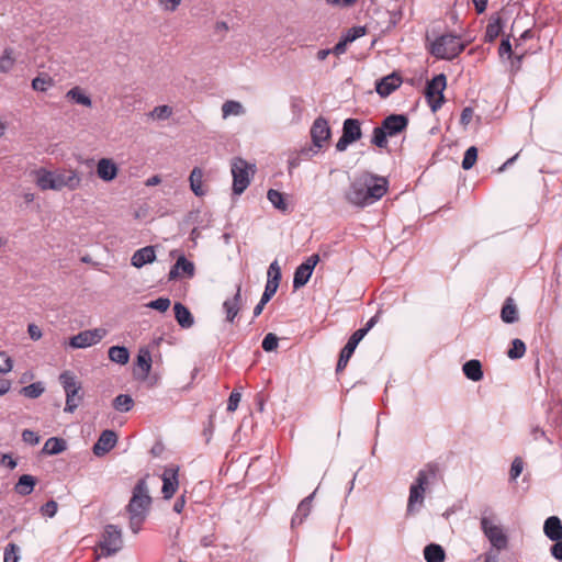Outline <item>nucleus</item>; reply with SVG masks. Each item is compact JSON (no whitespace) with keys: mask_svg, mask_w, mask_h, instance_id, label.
I'll return each mask as SVG.
<instances>
[{"mask_svg":"<svg viewBox=\"0 0 562 562\" xmlns=\"http://www.w3.org/2000/svg\"><path fill=\"white\" fill-rule=\"evenodd\" d=\"M473 117V110L471 108H464L461 112L460 116V123L464 126L470 124L471 120Z\"/></svg>","mask_w":562,"mask_h":562,"instance_id":"69168bd1","label":"nucleus"},{"mask_svg":"<svg viewBox=\"0 0 562 562\" xmlns=\"http://www.w3.org/2000/svg\"><path fill=\"white\" fill-rule=\"evenodd\" d=\"M268 282H272L276 284L280 283L281 280V268L277 260L272 261L268 269Z\"/></svg>","mask_w":562,"mask_h":562,"instance_id":"de8ad7c7","label":"nucleus"},{"mask_svg":"<svg viewBox=\"0 0 562 562\" xmlns=\"http://www.w3.org/2000/svg\"><path fill=\"white\" fill-rule=\"evenodd\" d=\"M543 533L551 541L562 540V521L558 516H550L543 522Z\"/></svg>","mask_w":562,"mask_h":562,"instance_id":"5701e85b","label":"nucleus"},{"mask_svg":"<svg viewBox=\"0 0 562 562\" xmlns=\"http://www.w3.org/2000/svg\"><path fill=\"white\" fill-rule=\"evenodd\" d=\"M35 485L36 479L34 476L30 474H23L19 477L16 484L14 485V491L21 496H27L33 492Z\"/></svg>","mask_w":562,"mask_h":562,"instance_id":"c756f323","label":"nucleus"},{"mask_svg":"<svg viewBox=\"0 0 562 562\" xmlns=\"http://www.w3.org/2000/svg\"><path fill=\"white\" fill-rule=\"evenodd\" d=\"M267 199L273 205L274 209L286 213L289 212V204L284 199L283 193L278 190L269 189L267 192Z\"/></svg>","mask_w":562,"mask_h":562,"instance_id":"e433bc0d","label":"nucleus"},{"mask_svg":"<svg viewBox=\"0 0 562 562\" xmlns=\"http://www.w3.org/2000/svg\"><path fill=\"white\" fill-rule=\"evenodd\" d=\"M80 177L74 170L67 172H54V182L56 184L55 191H60L64 188L75 190L80 186Z\"/></svg>","mask_w":562,"mask_h":562,"instance_id":"a211bd4d","label":"nucleus"},{"mask_svg":"<svg viewBox=\"0 0 562 562\" xmlns=\"http://www.w3.org/2000/svg\"><path fill=\"white\" fill-rule=\"evenodd\" d=\"M241 305V288L237 285L236 293L233 297L226 299L223 303V310L226 314V321L234 323L236 316L240 311Z\"/></svg>","mask_w":562,"mask_h":562,"instance_id":"6ab92c4d","label":"nucleus"},{"mask_svg":"<svg viewBox=\"0 0 562 562\" xmlns=\"http://www.w3.org/2000/svg\"><path fill=\"white\" fill-rule=\"evenodd\" d=\"M408 126V117L405 114H390L380 126L373 128L371 143L379 147L387 146V137H394L404 132Z\"/></svg>","mask_w":562,"mask_h":562,"instance_id":"20e7f679","label":"nucleus"},{"mask_svg":"<svg viewBox=\"0 0 562 562\" xmlns=\"http://www.w3.org/2000/svg\"><path fill=\"white\" fill-rule=\"evenodd\" d=\"M109 359L117 364H126L130 360V351L124 346H112L109 349Z\"/></svg>","mask_w":562,"mask_h":562,"instance_id":"c9c22d12","label":"nucleus"},{"mask_svg":"<svg viewBox=\"0 0 562 562\" xmlns=\"http://www.w3.org/2000/svg\"><path fill=\"white\" fill-rule=\"evenodd\" d=\"M150 504L151 497L147 483L145 479H140L134 486L132 497L126 506V510L130 515V528L133 533L136 535L142 529V525L148 515Z\"/></svg>","mask_w":562,"mask_h":562,"instance_id":"f03ea898","label":"nucleus"},{"mask_svg":"<svg viewBox=\"0 0 562 562\" xmlns=\"http://www.w3.org/2000/svg\"><path fill=\"white\" fill-rule=\"evenodd\" d=\"M389 181L371 172H362L345 192L346 201L356 207H366L379 201L387 191Z\"/></svg>","mask_w":562,"mask_h":562,"instance_id":"f257e3e1","label":"nucleus"},{"mask_svg":"<svg viewBox=\"0 0 562 562\" xmlns=\"http://www.w3.org/2000/svg\"><path fill=\"white\" fill-rule=\"evenodd\" d=\"M35 182L41 190H55L54 171L41 168L34 171Z\"/></svg>","mask_w":562,"mask_h":562,"instance_id":"bb28decb","label":"nucleus"},{"mask_svg":"<svg viewBox=\"0 0 562 562\" xmlns=\"http://www.w3.org/2000/svg\"><path fill=\"white\" fill-rule=\"evenodd\" d=\"M316 491H317V488L312 494H310L308 496H306L305 498H303L300 502V504L291 519L292 527L303 524L305 518H307V516L310 515L311 509H312V502L314 499Z\"/></svg>","mask_w":562,"mask_h":562,"instance_id":"412c9836","label":"nucleus"},{"mask_svg":"<svg viewBox=\"0 0 562 562\" xmlns=\"http://www.w3.org/2000/svg\"><path fill=\"white\" fill-rule=\"evenodd\" d=\"M446 86L447 79L443 74L435 76L427 82L425 95L434 113L437 112L443 103V90Z\"/></svg>","mask_w":562,"mask_h":562,"instance_id":"1a4fd4ad","label":"nucleus"},{"mask_svg":"<svg viewBox=\"0 0 562 562\" xmlns=\"http://www.w3.org/2000/svg\"><path fill=\"white\" fill-rule=\"evenodd\" d=\"M15 64L12 48H5L0 57V72H9Z\"/></svg>","mask_w":562,"mask_h":562,"instance_id":"37998d69","label":"nucleus"},{"mask_svg":"<svg viewBox=\"0 0 562 562\" xmlns=\"http://www.w3.org/2000/svg\"><path fill=\"white\" fill-rule=\"evenodd\" d=\"M53 86H54V79L45 72L40 74L37 77H35L32 80V88L35 91L45 92Z\"/></svg>","mask_w":562,"mask_h":562,"instance_id":"ea45409f","label":"nucleus"},{"mask_svg":"<svg viewBox=\"0 0 562 562\" xmlns=\"http://www.w3.org/2000/svg\"><path fill=\"white\" fill-rule=\"evenodd\" d=\"M319 261L318 255L310 256L304 262H302L294 271L293 276V288L299 290L304 286L312 277L315 266Z\"/></svg>","mask_w":562,"mask_h":562,"instance_id":"ddd939ff","label":"nucleus"},{"mask_svg":"<svg viewBox=\"0 0 562 562\" xmlns=\"http://www.w3.org/2000/svg\"><path fill=\"white\" fill-rule=\"evenodd\" d=\"M179 468L176 465H169L164 470L161 474L162 487L161 493L165 499H170L179 487Z\"/></svg>","mask_w":562,"mask_h":562,"instance_id":"2eb2a0df","label":"nucleus"},{"mask_svg":"<svg viewBox=\"0 0 562 562\" xmlns=\"http://www.w3.org/2000/svg\"><path fill=\"white\" fill-rule=\"evenodd\" d=\"M175 317L180 327L188 329L194 324V318L191 312L182 303L177 302L173 305Z\"/></svg>","mask_w":562,"mask_h":562,"instance_id":"a878e982","label":"nucleus"},{"mask_svg":"<svg viewBox=\"0 0 562 562\" xmlns=\"http://www.w3.org/2000/svg\"><path fill=\"white\" fill-rule=\"evenodd\" d=\"M278 288H279V284L267 281L265 291L260 299V301H262V304H267L272 299V296L276 294Z\"/></svg>","mask_w":562,"mask_h":562,"instance_id":"4d7b16f0","label":"nucleus"},{"mask_svg":"<svg viewBox=\"0 0 562 562\" xmlns=\"http://www.w3.org/2000/svg\"><path fill=\"white\" fill-rule=\"evenodd\" d=\"M550 548L551 555L559 562H562V540L553 541Z\"/></svg>","mask_w":562,"mask_h":562,"instance_id":"680f3d73","label":"nucleus"},{"mask_svg":"<svg viewBox=\"0 0 562 562\" xmlns=\"http://www.w3.org/2000/svg\"><path fill=\"white\" fill-rule=\"evenodd\" d=\"M290 108L293 121L299 122L303 113V100L300 97H291Z\"/></svg>","mask_w":562,"mask_h":562,"instance_id":"49530a36","label":"nucleus"},{"mask_svg":"<svg viewBox=\"0 0 562 562\" xmlns=\"http://www.w3.org/2000/svg\"><path fill=\"white\" fill-rule=\"evenodd\" d=\"M501 318L506 324H513L518 321V310L512 297H507L501 312Z\"/></svg>","mask_w":562,"mask_h":562,"instance_id":"7c9ffc66","label":"nucleus"},{"mask_svg":"<svg viewBox=\"0 0 562 562\" xmlns=\"http://www.w3.org/2000/svg\"><path fill=\"white\" fill-rule=\"evenodd\" d=\"M477 159V148L475 146L469 147L465 153L462 160V168L464 170H470Z\"/></svg>","mask_w":562,"mask_h":562,"instance_id":"a18cd8bd","label":"nucleus"},{"mask_svg":"<svg viewBox=\"0 0 562 562\" xmlns=\"http://www.w3.org/2000/svg\"><path fill=\"white\" fill-rule=\"evenodd\" d=\"M195 274V266L192 261L186 258L184 255H180L176 260L175 265L171 267L168 279L177 280V279H191Z\"/></svg>","mask_w":562,"mask_h":562,"instance_id":"dca6fc26","label":"nucleus"},{"mask_svg":"<svg viewBox=\"0 0 562 562\" xmlns=\"http://www.w3.org/2000/svg\"><path fill=\"white\" fill-rule=\"evenodd\" d=\"M522 470H524V462H522L521 458L516 457L513 460L510 470H509L510 481L517 480V477L521 474Z\"/></svg>","mask_w":562,"mask_h":562,"instance_id":"3c124183","label":"nucleus"},{"mask_svg":"<svg viewBox=\"0 0 562 562\" xmlns=\"http://www.w3.org/2000/svg\"><path fill=\"white\" fill-rule=\"evenodd\" d=\"M171 114L172 109L169 105H158L151 112L154 117L161 121L169 119Z\"/></svg>","mask_w":562,"mask_h":562,"instance_id":"864d4df0","label":"nucleus"},{"mask_svg":"<svg viewBox=\"0 0 562 562\" xmlns=\"http://www.w3.org/2000/svg\"><path fill=\"white\" fill-rule=\"evenodd\" d=\"M67 448V442L63 438L50 437L46 440L43 447V453L48 456H56L65 451Z\"/></svg>","mask_w":562,"mask_h":562,"instance_id":"473e14b6","label":"nucleus"},{"mask_svg":"<svg viewBox=\"0 0 562 562\" xmlns=\"http://www.w3.org/2000/svg\"><path fill=\"white\" fill-rule=\"evenodd\" d=\"M498 53H499L501 57H503L505 55H507L508 57L512 56V53H513L512 44H510V41L508 37L502 40L499 48H498Z\"/></svg>","mask_w":562,"mask_h":562,"instance_id":"e2e57ef3","label":"nucleus"},{"mask_svg":"<svg viewBox=\"0 0 562 562\" xmlns=\"http://www.w3.org/2000/svg\"><path fill=\"white\" fill-rule=\"evenodd\" d=\"M350 358H351L350 355L340 351L339 359H338L337 367H336V371L337 372L342 371L346 368V366L348 364V361H349Z\"/></svg>","mask_w":562,"mask_h":562,"instance_id":"338daca9","label":"nucleus"},{"mask_svg":"<svg viewBox=\"0 0 562 562\" xmlns=\"http://www.w3.org/2000/svg\"><path fill=\"white\" fill-rule=\"evenodd\" d=\"M19 547L14 543H9L4 549V562H18L19 561Z\"/></svg>","mask_w":562,"mask_h":562,"instance_id":"603ef678","label":"nucleus"},{"mask_svg":"<svg viewBox=\"0 0 562 562\" xmlns=\"http://www.w3.org/2000/svg\"><path fill=\"white\" fill-rule=\"evenodd\" d=\"M401 77L392 74L376 81L375 90L382 98H386L393 91H395L401 86Z\"/></svg>","mask_w":562,"mask_h":562,"instance_id":"aec40b11","label":"nucleus"},{"mask_svg":"<svg viewBox=\"0 0 562 562\" xmlns=\"http://www.w3.org/2000/svg\"><path fill=\"white\" fill-rule=\"evenodd\" d=\"M59 382L66 393V405L64 412L74 413L82 401V394H80L81 383L71 371H64L60 373Z\"/></svg>","mask_w":562,"mask_h":562,"instance_id":"423d86ee","label":"nucleus"},{"mask_svg":"<svg viewBox=\"0 0 562 562\" xmlns=\"http://www.w3.org/2000/svg\"><path fill=\"white\" fill-rule=\"evenodd\" d=\"M44 391H45V387L42 382H34L30 385L23 386L20 390V394H22L29 398H37L44 393Z\"/></svg>","mask_w":562,"mask_h":562,"instance_id":"a19ab883","label":"nucleus"},{"mask_svg":"<svg viewBox=\"0 0 562 562\" xmlns=\"http://www.w3.org/2000/svg\"><path fill=\"white\" fill-rule=\"evenodd\" d=\"M330 137V127L328 121L319 116L317 117L311 127V138L313 146L316 148L315 153L321 149Z\"/></svg>","mask_w":562,"mask_h":562,"instance_id":"4468645a","label":"nucleus"},{"mask_svg":"<svg viewBox=\"0 0 562 562\" xmlns=\"http://www.w3.org/2000/svg\"><path fill=\"white\" fill-rule=\"evenodd\" d=\"M97 173L103 181H111L117 175V167L111 159L102 158L98 161Z\"/></svg>","mask_w":562,"mask_h":562,"instance_id":"393cba45","label":"nucleus"},{"mask_svg":"<svg viewBox=\"0 0 562 562\" xmlns=\"http://www.w3.org/2000/svg\"><path fill=\"white\" fill-rule=\"evenodd\" d=\"M464 48L465 45L458 36L443 34L430 44L429 52L436 58L451 60L463 52Z\"/></svg>","mask_w":562,"mask_h":562,"instance_id":"39448f33","label":"nucleus"},{"mask_svg":"<svg viewBox=\"0 0 562 562\" xmlns=\"http://www.w3.org/2000/svg\"><path fill=\"white\" fill-rule=\"evenodd\" d=\"M57 503L52 499L42 505L40 512L43 516L53 518L57 513Z\"/></svg>","mask_w":562,"mask_h":562,"instance_id":"13d9d810","label":"nucleus"},{"mask_svg":"<svg viewBox=\"0 0 562 562\" xmlns=\"http://www.w3.org/2000/svg\"><path fill=\"white\" fill-rule=\"evenodd\" d=\"M437 474V467L427 464L425 469L418 471L416 479L409 486V495L407 499L406 515L413 516L420 510L425 501V493Z\"/></svg>","mask_w":562,"mask_h":562,"instance_id":"7ed1b4c3","label":"nucleus"},{"mask_svg":"<svg viewBox=\"0 0 562 562\" xmlns=\"http://www.w3.org/2000/svg\"><path fill=\"white\" fill-rule=\"evenodd\" d=\"M66 98L70 99L77 104H81L85 106L92 105L91 98L88 94H86L80 87H74L70 90H68L66 93Z\"/></svg>","mask_w":562,"mask_h":562,"instance_id":"4c0bfd02","label":"nucleus"},{"mask_svg":"<svg viewBox=\"0 0 562 562\" xmlns=\"http://www.w3.org/2000/svg\"><path fill=\"white\" fill-rule=\"evenodd\" d=\"M117 435L114 430H103L93 445L92 451L97 457H102L115 447Z\"/></svg>","mask_w":562,"mask_h":562,"instance_id":"f3484780","label":"nucleus"},{"mask_svg":"<svg viewBox=\"0 0 562 562\" xmlns=\"http://www.w3.org/2000/svg\"><path fill=\"white\" fill-rule=\"evenodd\" d=\"M22 440L25 443H29L31 446H35V445H37L40 442V436L35 431H33V430L25 429L22 432Z\"/></svg>","mask_w":562,"mask_h":562,"instance_id":"bf43d9fd","label":"nucleus"},{"mask_svg":"<svg viewBox=\"0 0 562 562\" xmlns=\"http://www.w3.org/2000/svg\"><path fill=\"white\" fill-rule=\"evenodd\" d=\"M424 558L426 562H443L446 552L440 544L430 543L424 548Z\"/></svg>","mask_w":562,"mask_h":562,"instance_id":"72a5a7b5","label":"nucleus"},{"mask_svg":"<svg viewBox=\"0 0 562 562\" xmlns=\"http://www.w3.org/2000/svg\"><path fill=\"white\" fill-rule=\"evenodd\" d=\"M462 371L464 375L473 382H477L483 379L482 364L476 359L467 361L462 367Z\"/></svg>","mask_w":562,"mask_h":562,"instance_id":"cd10ccee","label":"nucleus"},{"mask_svg":"<svg viewBox=\"0 0 562 562\" xmlns=\"http://www.w3.org/2000/svg\"><path fill=\"white\" fill-rule=\"evenodd\" d=\"M151 369V355L147 349H140L137 359L134 375L138 379H145Z\"/></svg>","mask_w":562,"mask_h":562,"instance_id":"4be33fe9","label":"nucleus"},{"mask_svg":"<svg viewBox=\"0 0 562 562\" xmlns=\"http://www.w3.org/2000/svg\"><path fill=\"white\" fill-rule=\"evenodd\" d=\"M190 188L196 196L205 195L206 191L203 189V170L194 167L189 177Z\"/></svg>","mask_w":562,"mask_h":562,"instance_id":"2f4dec72","label":"nucleus"},{"mask_svg":"<svg viewBox=\"0 0 562 562\" xmlns=\"http://www.w3.org/2000/svg\"><path fill=\"white\" fill-rule=\"evenodd\" d=\"M503 26L504 23L501 16H492L486 25L484 41L487 43L494 42L503 31Z\"/></svg>","mask_w":562,"mask_h":562,"instance_id":"c85d7f7f","label":"nucleus"},{"mask_svg":"<svg viewBox=\"0 0 562 562\" xmlns=\"http://www.w3.org/2000/svg\"><path fill=\"white\" fill-rule=\"evenodd\" d=\"M255 166L243 158H234L232 161L233 192L241 194L250 183V176L255 172Z\"/></svg>","mask_w":562,"mask_h":562,"instance_id":"0eeeda50","label":"nucleus"},{"mask_svg":"<svg viewBox=\"0 0 562 562\" xmlns=\"http://www.w3.org/2000/svg\"><path fill=\"white\" fill-rule=\"evenodd\" d=\"M113 408L120 413H127L134 406V400L128 394H119L112 402Z\"/></svg>","mask_w":562,"mask_h":562,"instance_id":"58836bf2","label":"nucleus"},{"mask_svg":"<svg viewBox=\"0 0 562 562\" xmlns=\"http://www.w3.org/2000/svg\"><path fill=\"white\" fill-rule=\"evenodd\" d=\"M349 43L342 37L333 48L331 52L335 55H341L346 52L347 45Z\"/></svg>","mask_w":562,"mask_h":562,"instance_id":"774afa93","label":"nucleus"},{"mask_svg":"<svg viewBox=\"0 0 562 562\" xmlns=\"http://www.w3.org/2000/svg\"><path fill=\"white\" fill-rule=\"evenodd\" d=\"M182 0H159L160 7L169 12H173L180 5Z\"/></svg>","mask_w":562,"mask_h":562,"instance_id":"0e129e2a","label":"nucleus"},{"mask_svg":"<svg viewBox=\"0 0 562 562\" xmlns=\"http://www.w3.org/2000/svg\"><path fill=\"white\" fill-rule=\"evenodd\" d=\"M526 352V345L521 339L515 338L512 341V347L507 351V357L510 359H520Z\"/></svg>","mask_w":562,"mask_h":562,"instance_id":"79ce46f5","label":"nucleus"},{"mask_svg":"<svg viewBox=\"0 0 562 562\" xmlns=\"http://www.w3.org/2000/svg\"><path fill=\"white\" fill-rule=\"evenodd\" d=\"M246 113L244 105L239 101L227 100L222 105V116L227 119L228 116H240Z\"/></svg>","mask_w":562,"mask_h":562,"instance_id":"f704fd0d","label":"nucleus"},{"mask_svg":"<svg viewBox=\"0 0 562 562\" xmlns=\"http://www.w3.org/2000/svg\"><path fill=\"white\" fill-rule=\"evenodd\" d=\"M108 335L105 328H93L78 333L69 338L68 346L74 349H83L100 342Z\"/></svg>","mask_w":562,"mask_h":562,"instance_id":"9b49d317","label":"nucleus"},{"mask_svg":"<svg viewBox=\"0 0 562 562\" xmlns=\"http://www.w3.org/2000/svg\"><path fill=\"white\" fill-rule=\"evenodd\" d=\"M366 34V27L363 26H353L347 31L344 35V38L350 44L357 38L363 36Z\"/></svg>","mask_w":562,"mask_h":562,"instance_id":"5fc2aeb1","label":"nucleus"},{"mask_svg":"<svg viewBox=\"0 0 562 562\" xmlns=\"http://www.w3.org/2000/svg\"><path fill=\"white\" fill-rule=\"evenodd\" d=\"M156 259V252L154 246H146L140 249H137L131 259L132 266L136 268H142L147 263L154 262Z\"/></svg>","mask_w":562,"mask_h":562,"instance_id":"b1692460","label":"nucleus"},{"mask_svg":"<svg viewBox=\"0 0 562 562\" xmlns=\"http://www.w3.org/2000/svg\"><path fill=\"white\" fill-rule=\"evenodd\" d=\"M481 529L492 547L497 550H503L507 547L508 538L503 528L499 525H495L488 517L483 516L481 518Z\"/></svg>","mask_w":562,"mask_h":562,"instance_id":"f8f14e48","label":"nucleus"},{"mask_svg":"<svg viewBox=\"0 0 562 562\" xmlns=\"http://www.w3.org/2000/svg\"><path fill=\"white\" fill-rule=\"evenodd\" d=\"M123 547L122 531L115 525H108L100 541V555L111 557L117 553Z\"/></svg>","mask_w":562,"mask_h":562,"instance_id":"6e6552de","label":"nucleus"},{"mask_svg":"<svg viewBox=\"0 0 562 562\" xmlns=\"http://www.w3.org/2000/svg\"><path fill=\"white\" fill-rule=\"evenodd\" d=\"M362 137L361 122L358 119H346L342 123V134L336 143L337 151H345L349 145Z\"/></svg>","mask_w":562,"mask_h":562,"instance_id":"9d476101","label":"nucleus"},{"mask_svg":"<svg viewBox=\"0 0 562 562\" xmlns=\"http://www.w3.org/2000/svg\"><path fill=\"white\" fill-rule=\"evenodd\" d=\"M13 368V361L7 352H0V374L10 372Z\"/></svg>","mask_w":562,"mask_h":562,"instance_id":"6e6d98bb","label":"nucleus"},{"mask_svg":"<svg viewBox=\"0 0 562 562\" xmlns=\"http://www.w3.org/2000/svg\"><path fill=\"white\" fill-rule=\"evenodd\" d=\"M278 341L279 338L277 337V335L273 333H269L265 336L261 347L265 351L271 352L278 348Z\"/></svg>","mask_w":562,"mask_h":562,"instance_id":"8fccbe9b","label":"nucleus"},{"mask_svg":"<svg viewBox=\"0 0 562 562\" xmlns=\"http://www.w3.org/2000/svg\"><path fill=\"white\" fill-rule=\"evenodd\" d=\"M364 338V331H355L348 339L345 347L341 349L342 352L353 355L358 344Z\"/></svg>","mask_w":562,"mask_h":562,"instance_id":"c03bdc74","label":"nucleus"},{"mask_svg":"<svg viewBox=\"0 0 562 562\" xmlns=\"http://www.w3.org/2000/svg\"><path fill=\"white\" fill-rule=\"evenodd\" d=\"M241 398V394L239 392L233 391L227 401V411L235 412L239 405Z\"/></svg>","mask_w":562,"mask_h":562,"instance_id":"052dcab7","label":"nucleus"},{"mask_svg":"<svg viewBox=\"0 0 562 562\" xmlns=\"http://www.w3.org/2000/svg\"><path fill=\"white\" fill-rule=\"evenodd\" d=\"M171 304V301L168 297H158L157 300L150 301L146 304L148 308L156 310L159 312H166Z\"/></svg>","mask_w":562,"mask_h":562,"instance_id":"09e8293b","label":"nucleus"}]
</instances>
